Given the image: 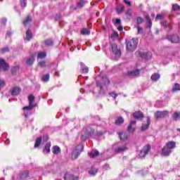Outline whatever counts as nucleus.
Listing matches in <instances>:
<instances>
[{"label": "nucleus", "mask_w": 180, "mask_h": 180, "mask_svg": "<svg viewBox=\"0 0 180 180\" xmlns=\"http://www.w3.org/2000/svg\"><path fill=\"white\" fill-rule=\"evenodd\" d=\"M106 131H100L99 127L96 125H89L86 127L84 134L82 135V140H86L91 136H102V134H105Z\"/></svg>", "instance_id": "obj_1"}, {"label": "nucleus", "mask_w": 180, "mask_h": 180, "mask_svg": "<svg viewBox=\"0 0 180 180\" xmlns=\"http://www.w3.org/2000/svg\"><path fill=\"white\" fill-rule=\"evenodd\" d=\"M112 53V60H119L120 58V56H122V51L117 47V44H112L111 45Z\"/></svg>", "instance_id": "obj_2"}, {"label": "nucleus", "mask_w": 180, "mask_h": 180, "mask_svg": "<svg viewBox=\"0 0 180 180\" xmlns=\"http://www.w3.org/2000/svg\"><path fill=\"white\" fill-rule=\"evenodd\" d=\"M139 41L134 38L130 39L127 42V50L128 51H134L137 49V44Z\"/></svg>", "instance_id": "obj_3"}, {"label": "nucleus", "mask_w": 180, "mask_h": 180, "mask_svg": "<svg viewBox=\"0 0 180 180\" xmlns=\"http://www.w3.org/2000/svg\"><path fill=\"white\" fill-rule=\"evenodd\" d=\"M110 81L107 77H104L101 79V82H96V85L100 88L99 94H103V86L104 85H109Z\"/></svg>", "instance_id": "obj_4"}, {"label": "nucleus", "mask_w": 180, "mask_h": 180, "mask_svg": "<svg viewBox=\"0 0 180 180\" xmlns=\"http://www.w3.org/2000/svg\"><path fill=\"white\" fill-rule=\"evenodd\" d=\"M169 115V111L168 110H162V111H156L154 114L155 118L156 120H160L161 119H165V117H168Z\"/></svg>", "instance_id": "obj_5"}, {"label": "nucleus", "mask_w": 180, "mask_h": 180, "mask_svg": "<svg viewBox=\"0 0 180 180\" xmlns=\"http://www.w3.org/2000/svg\"><path fill=\"white\" fill-rule=\"evenodd\" d=\"M115 153L117 154H120V153H124V151H127L129 148L125 144L118 143L117 145H114Z\"/></svg>", "instance_id": "obj_6"}, {"label": "nucleus", "mask_w": 180, "mask_h": 180, "mask_svg": "<svg viewBox=\"0 0 180 180\" xmlns=\"http://www.w3.org/2000/svg\"><path fill=\"white\" fill-rule=\"evenodd\" d=\"M83 150H84V146L77 145V147H76V148L72 153V160H77V158H78L79 154H81V153H82Z\"/></svg>", "instance_id": "obj_7"}, {"label": "nucleus", "mask_w": 180, "mask_h": 180, "mask_svg": "<svg viewBox=\"0 0 180 180\" xmlns=\"http://www.w3.org/2000/svg\"><path fill=\"white\" fill-rule=\"evenodd\" d=\"M150 150H151V146L150 145L145 146L140 152V158H144L147 155V154L150 153Z\"/></svg>", "instance_id": "obj_8"}, {"label": "nucleus", "mask_w": 180, "mask_h": 180, "mask_svg": "<svg viewBox=\"0 0 180 180\" xmlns=\"http://www.w3.org/2000/svg\"><path fill=\"white\" fill-rule=\"evenodd\" d=\"M171 153H172V150L165 145L162 149L161 155H162V157H169Z\"/></svg>", "instance_id": "obj_9"}, {"label": "nucleus", "mask_w": 180, "mask_h": 180, "mask_svg": "<svg viewBox=\"0 0 180 180\" xmlns=\"http://www.w3.org/2000/svg\"><path fill=\"white\" fill-rule=\"evenodd\" d=\"M8 68H9V66L8 65V63H6L5 60L0 58V70H2L3 71H7Z\"/></svg>", "instance_id": "obj_10"}, {"label": "nucleus", "mask_w": 180, "mask_h": 180, "mask_svg": "<svg viewBox=\"0 0 180 180\" xmlns=\"http://www.w3.org/2000/svg\"><path fill=\"white\" fill-rule=\"evenodd\" d=\"M139 54L141 58H144L145 60H150L153 56L151 52H139Z\"/></svg>", "instance_id": "obj_11"}, {"label": "nucleus", "mask_w": 180, "mask_h": 180, "mask_svg": "<svg viewBox=\"0 0 180 180\" xmlns=\"http://www.w3.org/2000/svg\"><path fill=\"white\" fill-rule=\"evenodd\" d=\"M167 39L172 43H179V37H178V35L176 34H174L172 36H168Z\"/></svg>", "instance_id": "obj_12"}, {"label": "nucleus", "mask_w": 180, "mask_h": 180, "mask_svg": "<svg viewBox=\"0 0 180 180\" xmlns=\"http://www.w3.org/2000/svg\"><path fill=\"white\" fill-rule=\"evenodd\" d=\"M165 146L169 148L172 151L174 148H176V142L170 141L166 143Z\"/></svg>", "instance_id": "obj_13"}, {"label": "nucleus", "mask_w": 180, "mask_h": 180, "mask_svg": "<svg viewBox=\"0 0 180 180\" xmlns=\"http://www.w3.org/2000/svg\"><path fill=\"white\" fill-rule=\"evenodd\" d=\"M150 124H151V120H150V117H147L146 124L142 125V127L141 128V131H146V130H147V129H148V127H150Z\"/></svg>", "instance_id": "obj_14"}, {"label": "nucleus", "mask_w": 180, "mask_h": 180, "mask_svg": "<svg viewBox=\"0 0 180 180\" xmlns=\"http://www.w3.org/2000/svg\"><path fill=\"white\" fill-rule=\"evenodd\" d=\"M25 63L27 65H32L34 63V56L32 55L31 56L25 59Z\"/></svg>", "instance_id": "obj_15"}, {"label": "nucleus", "mask_w": 180, "mask_h": 180, "mask_svg": "<svg viewBox=\"0 0 180 180\" xmlns=\"http://www.w3.org/2000/svg\"><path fill=\"white\" fill-rule=\"evenodd\" d=\"M119 137L122 141H126L129 139V135L127 132H120L118 133Z\"/></svg>", "instance_id": "obj_16"}, {"label": "nucleus", "mask_w": 180, "mask_h": 180, "mask_svg": "<svg viewBox=\"0 0 180 180\" xmlns=\"http://www.w3.org/2000/svg\"><path fill=\"white\" fill-rule=\"evenodd\" d=\"M65 180H78V176H74V175L66 173L64 176Z\"/></svg>", "instance_id": "obj_17"}, {"label": "nucleus", "mask_w": 180, "mask_h": 180, "mask_svg": "<svg viewBox=\"0 0 180 180\" xmlns=\"http://www.w3.org/2000/svg\"><path fill=\"white\" fill-rule=\"evenodd\" d=\"M132 116L134 117V119H143V117H144V115L141 111H136L132 114Z\"/></svg>", "instance_id": "obj_18"}, {"label": "nucleus", "mask_w": 180, "mask_h": 180, "mask_svg": "<svg viewBox=\"0 0 180 180\" xmlns=\"http://www.w3.org/2000/svg\"><path fill=\"white\" fill-rule=\"evenodd\" d=\"M136 121H131L129 123V125L128 126V131L129 133H133V131H134L135 128L133 126H136Z\"/></svg>", "instance_id": "obj_19"}, {"label": "nucleus", "mask_w": 180, "mask_h": 180, "mask_svg": "<svg viewBox=\"0 0 180 180\" xmlns=\"http://www.w3.org/2000/svg\"><path fill=\"white\" fill-rule=\"evenodd\" d=\"M160 78H161V75H160L159 73H153L150 77V79L153 82H157V81H158Z\"/></svg>", "instance_id": "obj_20"}, {"label": "nucleus", "mask_w": 180, "mask_h": 180, "mask_svg": "<svg viewBox=\"0 0 180 180\" xmlns=\"http://www.w3.org/2000/svg\"><path fill=\"white\" fill-rule=\"evenodd\" d=\"M11 95L13 96H16L18 94H20V88L19 87H14L11 91Z\"/></svg>", "instance_id": "obj_21"}, {"label": "nucleus", "mask_w": 180, "mask_h": 180, "mask_svg": "<svg viewBox=\"0 0 180 180\" xmlns=\"http://www.w3.org/2000/svg\"><path fill=\"white\" fill-rule=\"evenodd\" d=\"M89 174L90 176H95V175H96V174H98V168L91 167L89 170Z\"/></svg>", "instance_id": "obj_22"}, {"label": "nucleus", "mask_w": 180, "mask_h": 180, "mask_svg": "<svg viewBox=\"0 0 180 180\" xmlns=\"http://www.w3.org/2000/svg\"><path fill=\"white\" fill-rule=\"evenodd\" d=\"M172 117L175 122L180 120V112H174L172 114Z\"/></svg>", "instance_id": "obj_23"}, {"label": "nucleus", "mask_w": 180, "mask_h": 180, "mask_svg": "<svg viewBox=\"0 0 180 180\" xmlns=\"http://www.w3.org/2000/svg\"><path fill=\"white\" fill-rule=\"evenodd\" d=\"M52 153L53 154L57 155L58 154H60V153H61V149L60 148V147L55 146L52 148Z\"/></svg>", "instance_id": "obj_24"}, {"label": "nucleus", "mask_w": 180, "mask_h": 180, "mask_svg": "<svg viewBox=\"0 0 180 180\" xmlns=\"http://www.w3.org/2000/svg\"><path fill=\"white\" fill-rule=\"evenodd\" d=\"M140 74V70H136L128 72L129 77H137Z\"/></svg>", "instance_id": "obj_25"}, {"label": "nucleus", "mask_w": 180, "mask_h": 180, "mask_svg": "<svg viewBox=\"0 0 180 180\" xmlns=\"http://www.w3.org/2000/svg\"><path fill=\"white\" fill-rule=\"evenodd\" d=\"M32 37V31L30 30H27L26 32V37L25 40H27V41H29Z\"/></svg>", "instance_id": "obj_26"}, {"label": "nucleus", "mask_w": 180, "mask_h": 180, "mask_svg": "<svg viewBox=\"0 0 180 180\" xmlns=\"http://www.w3.org/2000/svg\"><path fill=\"white\" fill-rule=\"evenodd\" d=\"M145 18L148 22L147 27H151V26H153V22H151V18H150V15H148V14H146L145 15Z\"/></svg>", "instance_id": "obj_27"}, {"label": "nucleus", "mask_w": 180, "mask_h": 180, "mask_svg": "<svg viewBox=\"0 0 180 180\" xmlns=\"http://www.w3.org/2000/svg\"><path fill=\"white\" fill-rule=\"evenodd\" d=\"M124 122V120L122 117H119L115 120V124H117V126H120V124Z\"/></svg>", "instance_id": "obj_28"}, {"label": "nucleus", "mask_w": 180, "mask_h": 180, "mask_svg": "<svg viewBox=\"0 0 180 180\" xmlns=\"http://www.w3.org/2000/svg\"><path fill=\"white\" fill-rule=\"evenodd\" d=\"M28 101H29V104L30 105H36L34 103V96L32 94H30L28 96Z\"/></svg>", "instance_id": "obj_29"}, {"label": "nucleus", "mask_w": 180, "mask_h": 180, "mask_svg": "<svg viewBox=\"0 0 180 180\" xmlns=\"http://www.w3.org/2000/svg\"><path fill=\"white\" fill-rule=\"evenodd\" d=\"M30 22H32V17H30V15H28L23 21L24 26H27V25H29Z\"/></svg>", "instance_id": "obj_30"}, {"label": "nucleus", "mask_w": 180, "mask_h": 180, "mask_svg": "<svg viewBox=\"0 0 180 180\" xmlns=\"http://www.w3.org/2000/svg\"><path fill=\"white\" fill-rule=\"evenodd\" d=\"M133 13V10L131 8H128L125 13L127 19H131V15Z\"/></svg>", "instance_id": "obj_31"}, {"label": "nucleus", "mask_w": 180, "mask_h": 180, "mask_svg": "<svg viewBox=\"0 0 180 180\" xmlns=\"http://www.w3.org/2000/svg\"><path fill=\"white\" fill-rule=\"evenodd\" d=\"M29 176V171H25L20 174V179H26Z\"/></svg>", "instance_id": "obj_32"}, {"label": "nucleus", "mask_w": 180, "mask_h": 180, "mask_svg": "<svg viewBox=\"0 0 180 180\" xmlns=\"http://www.w3.org/2000/svg\"><path fill=\"white\" fill-rule=\"evenodd\" d=\"M81 34H83L84 36H87L88 34H91V32L88 28H83L81 30Z\"/></svg>", "instance_id": "obj_33"}, {"label": "nucleus", "mask_w": 180, "mask_h": 180, "mask_svg": "<svg viewBox=\"0 0 180 180\" xmlns=\"http://www.w3.org/2000/svg\"><path fill=\"white\" fill-rule=\"evenodd\" d=\"M50 147H51V143L50 142L47 143L44 147V151H46L47 154L50 153Z\"/></svg>", "instance_id": "obj_34"}, {"label": "nucleus", "mask_w": 180, "mask_h": 180, "mask_svg": "<svg viewBox=\"0 0 180 180\" xmlns=\"http://www.w3.org/2000/svg\"><path fill=\"white\" fill-rule=\"evenodd\" d=\"M89 157H91V158H96V157H98L99 155V151L95 150L94 153H89Z\"/></svg>", "instance_id": "obj_35"}, {"label": "nucleus", "mask_w": 180, "mask_h": 180, "mask_svg": "<svg viewBox=\"0 0 180 180\" xmlns=\"http://www.w3.org/2000/svg\"><path fill=\"white\" fill-rule=\"evenodd\" d=\"M172 92H176L177 91H180V85L178 83L174 84V86L172 89Z\"/></svg>", "instance_id": "obj_36"}, {"label": "nucleus", "mask_w": 180, "mask_h": 180, "mask_svg": "<svg viewBox=\"0 0 180 180\" xmlns=\"http://www.w3.org/2000/svg\"><path fill=\"white\" fill-rule=\"evenodd\" d=\"M41 144V137H39L37 139L36 141H35V144H34V148H37V147H39V146H40Z\"/></svg>", "instance_id": "obj_37"}, {"label": "nucleus", "mask_w": 180, "mask_h": 180, "mask_svg": "<svg viewBox=\"0 0 180 180\" xmlns=\"http://www.w3.org/2000/svg\"><path fill=\"white\" fill-rule=\"evenodd\" d=\"M160 25L162 26H163V27H169V28L172 29L171 25L168 24V22H167V21H165V20H162L160 22Z\"/></svg>", "instance_id": "obj_38"}, {"label": "nucleus", "mask_w": 180, "mask_h": 180, "mask_svg": "<svg viewBox=\"0 0 180 180\" xmlns=\"http://www.w3.org/2000/svg\"><path fill=\"white\" fill-rule=\"evenodd\" d=\"M49 79H50V74H46L42 76L41 80L43 81V82H48Z\"/></svg>", "instance_id": "obj_39"}, {"label": "nucleus", "mask_w": 180, "mask_h": 180, "mask_svg": "<svg viewBox=\"0 0 180 180\" xmlns=\"http://www.w3.org/2000/svg\"><path fill=\"white\" fill-rule=\"evenodd\" d=\"M45 43V46H53V44H54V41H53V39H46L44 41Z\"/></svg>", "instance_id": "obj_40"}, {"label": "nucleus", "mask_w": 180, "mask_h": 180, "mask_svg": "<svg viewBox=\"0 0 180 180\" xmlns=\"http://www.w3.org/2000/svg\"><path fill=\"white\" fill-rule=\"evenodd\" d=\"M81 70L82 72L86 73L89 71V69H88V67L85 66L84 63H81Z\"/></svg>", "instance_id": "obj_41"}, {"label": "nucleus", "mask_w": 180, "mask_h": 180, "mask_svg": "<svg viewBox=\"0 0 180 180\" xmlns=\"http://www.w3.org/2000/svg\"><path fill=\"white\" fill-rule=\"evenodd\" d=\"M47 54L46 53V52H39L38 53V58H46Z\"/></svg>", "instance_id": "obj_42"}, {"label": "nucleus", "mask_w": 180, "mask_h": 180, "mask_svg": "<svg viewBox=\"0 0 180 180\" xmlns=\"http://www.w3.org/2000/svg\"><path fill=\"white\" fill-rule=\"evenodd\" d=\"M36 105H32V104H29L28 106H25L23 108L24 110H32V109H33V108H35Z\"/></svg>", "instance_id": "obj_43"}, {"label": "nucleus", "mask_w": 180, "mask_h": 180, "mask_svg": "<svg viewBox=\"0 0 180 180\" xmlns=\"http://www.w3.org/2000/svg\"><path fill=\"white\" fill-rule=\"evenodd\" d=\"M124 9V6H119L117 8V13H122L123 12Z\"/></svg>", "instance_id": "obj_44"}, {"label": "nucleus", "mask_w": 180, "mask_h": 180, "mask_svg": "<svg viewBox=\"0 0 180 180\" xmlns=\"http://www.w3.org/2000/svg\"><path fill=\"white\" fill-rule=\"evenodd\" d=\"M85 4H86L85 0H80V1L77 4V6L78 8H82V6L85 5Z\"/></svg>", "instance_id": "obj_45"}, {"label": "nucleus", "mask_w": 180, "mask_h": 180, "mask_svg": "<svg viewBox=\"0 0 180 180\" xmlns=\"http://www.w3.org/2000/svg\"><path fill=\"white\" fill-rule=\"evenodd\" d=\"M109 95H110L112 98H113L114 101H116V98H117V95L119 94H116V92L115 91H112V92H110Z\"/></svg>", "instance_id": "obj_46"}, {"label": "nucleus", "mask_w": 180, "mask_h": 180, "mask_svg": "<svg viewBox=\"0 0 180 180\" xmlns=\"http://www.w3.org/2000/svg\"><path fill=\"white\" fill-rule=\"evenodd\" d=\"M136 22H137V25H141V23H143V22H144V20L141 17H137Z\"/></svg>", "instance_id": "obj_47"}, {"label": "nucleus", "mask_w": 180, "mask_h": 180, "mask_svg": "<svg viewBox=\"0 0 180 180\" xmlns=\"http://www.w3.org/2000/svg\"><path fill=\"white\" fill-rule=\"evenodd\" d=\"M172 9L173 11H179L180 6L177 4H174L172 5Z\"/></svg>", "instance_id": "obj_48"}, {"label": "nucleus", "mask_w": 180, "mask_h": 180, "mask_svg": "<svg viewBox=\"0 0 180 180\" xmlns=\"http://www.w3.org/2000/svg\"><path fill=\"white\" fill-rule=\"evenodd\" d=\"M13 74H16L17 71H19V66H14L11 70Z\"/></svg>", "instance_id": "obj_49"}, {"label": "nucleus", "mask_w": 180, "mask_h": 180, "mask_svg": "<svg viewBox=\"0 0 180 180\" xmlns=\"http://www.w3.org/2000/svg\"><path fill=\"white\" fill-rule=\"evenodd\" d=\"M9 52V48L8 47H5L1 49V53L2 54H5V53Z\"/></svg>", "instance_id": "obj_50"}, {"label": "nucleus", "mask_w": 180, "mask_h": 180, "mask_svg": "<svg viewBox=\"0 0 180 180\" xmlns=\"http://www.w3.org/2000/svg\"><path fill=\"white\" fill-rule=\"evenodd\" d=\"M115 37H119V34L117 32H114L111 35V39H115Z\"/></svg>", "instance_id": "obj_51"}, {"label": "nucleus", "mask_w": 180, "mask_h": 180, "mask_svg": "<svg viewBox=\"0 0 180 180\" xmlns=\"http://www.w3.org/2000/svg\"><path fill=\"white\" fill-rule=\"evenodd\" d=\"M20 4L22 8L26 7V0H20Z\"/></svg>", "instance_id": "obj_52"}, {"label": "nucleus", "mask_w": 180, "mask_h": 180, "mask_svg": "<svg viewBox=\"0 0 180 180\" xmlns=\"http://www.w3.org/2000/svg\"><path fill=\"white\" fill-rule=\"evenodd\" d=\"M39 65H40V67H42V68H44V67H46V62L45 61H41L39 63Z\"/></svg>", "instance_id": "obj_53"}, {"label": "nucleus", "mask_w": 180, "mask_h": 180, "mask_svg": "<svg viewBox=\"0 0 180 180\" xmlns=\"http://www.w3.org/2000/svg\"><path fill=\"white\" fill-rule=\"evenodd\" d=\"M5 86V81L4 80H0V89H2Z\"/></svg>", "instance_id": "obj_54"}, {"label": "nucleus", "mask_w": 180, "mask_h": 180, "mask_svg": "<svg viewBox=\"0 0 180 180\" xmlns=\"http://www.w3.org/2000/svg\"><path fill=\"white\" fill-rule=\"evenodd\" d=\"M141 33H143V27H138L137 34H141Z\"/></svg>", "instance_id": "obj_55"}, {"label": "nucleus", "mask_w": 180, "mask_h": 180, "mask_svg": "<svg viewBox=\"0 0 180 180\" xmlns=\"http://www.w3.org/2000/svg\"><path fill=\"white\" fill-rule=\"evenodd\" d=\"M164 18V15L162 14H158L156 15L155 20H157V19H163Z\"/></svg>", "instance_id": "obj_56"}, {"label": "nucleus", "mask_w": 180, "mask_h": 180, "mask_svg": "<svg viewBox=\"0 0 180 180\" xmlns=\"http://www.w3.org/2000/svg\"><path fill=\"white\" fill-rule=\"evenodd\" d=\"M48 140H49V136L44 135V136H43V141H44V142H46V141H47Z\"/></svg>", "instance_id": "obj_57"}, {"label": "nucleus", "mask_w": 180, "mask_h": 180, "mask_svg": "<svg viewBox=\"0 0 180 180\" xmlns=\"http://www.w3.org/2000/svg\"><path fill=\"white\" fill-rule=\"evenodd\" d=\"M60 18H61V15L56 14L55 16V20H58V19H60Z\"/></svg>", "instance_id": "obj_58"}, {"label": "nucleus", "mask_w": 180, "mask_h": 180, "mask_svg": "<svg viewBox=\"0 0 180 180\" xmlns=\"http://www.w3.org/2000/svg\"><path fill=\"white\" fill-rule=\"evenodd\" d=\"M1 22L3 23V25H6L7 20L6 18H2Z\"/></svg>", "instance_id": "obj_59"}, {"label": "nucleus", "mask_w": 180, "mask_h": 180, "mask_svg": "<svg viewBox=\"0 0 180 180\" xmlns=\"http://www.w3.org/2000/svg\"><path fill=\"white\" fill-rule=\"evenodd\" d=\"M115 23H116V25H120V23H122V20L116 19L115 20Z\"/></svg>", "instance_id": "obj_60"}, {"label": "nucleus", "mask_w": 180, "mask_h": 180, "mask_svg": "<svg viewBox=\"0 0 180 180\" xmlns=\"http://www.w3.org/2000/svg\"><path fill=\"white\" fill-rule=\"evenodd\" d=\"M124 4H126L127 5H129V6H131V3H130V1H127V0H124Z\"/></svg>", "instance_id": "obj_61"}, {"label": "nucleus", "mask_w": 180, "mask_h": 180, "mask_svg": "<svg viewBox=\"0 0 180 180\" xmlns=\"http://www.w3.org/2000/svg\"><path fill=\"white\" fill-rule=\"evenodd\" d=\"M117 30H119L120 32H122V30H123V26L120 25L117 27Z\"/></svg>", "instance_id": "obj_62"}, {"label": "nucleus", "mask_w": 180, "mask_h": 180, "mask_svg": "<svg viewBox=\"0 0 180 180\" xmlns=\"http://www.w3.org/2000/svg\"><path fill=\"white\" fill-rule=\"evenodd\" d=\"M12 34V33L11 32H8L6 34V37H11V35Z\"/></svg>", "instance_id": "obj_63"}, {"label": "nucleus", "mask_w": 180, "mask_h": 180, "mask_svg": "<svg viewBox=\"0 0 180 180\" xmlns=\"http://www.w3.org/2000/svg\"><path fill=\"white\" fill-rule=\"evenodd\" d=\"M4 143L5 144H9V143H11V141H9V139H6Z\"/></svg>", "instance_id": "obj_64"}]
</instances>
